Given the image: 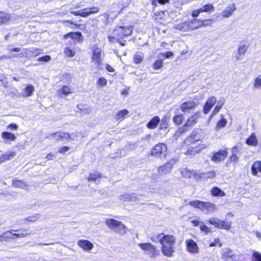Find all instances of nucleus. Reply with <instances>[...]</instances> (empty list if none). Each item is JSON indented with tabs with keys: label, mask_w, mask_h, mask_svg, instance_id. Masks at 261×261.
<instances>
[{
	"label": "nucleus",
	"mask_w": 261,
	"mask_h": 261,
	"mask_svg": "<svg viewBox=\"0 0 261 261\" xmlns=\"http://www.w3.org/2000/svg\"><path fill=\"white\" fill-rule=\"evenodd\" d=\"M214 10L215 7L211 4H206L200 8L202 12H213Z\"/></svg>",
	"instance_id": "obj_32"
},
{
	"label": "nucleus",
	"mask_w": 261,
	"mask_h": 261,
	"mask_svg": "<svg viewBox=\"0 0 261 261\" xmlns=\"http://www.w3.org/2000/svg\"><path fill=\"white\" fill-rule=\"evenodd\" d=\"M144 58L143 54L142 53H137L134 57V61L136 64L140 63Z\"/></svg>",
	"instance_id": "obj_35"
},
{
	"label": "nucleus",
	"mask_w": 261,
	"mask_h": 261,
	"mask_svg": "<svg viewBox=\"0 0 261 261\" xmlns=\"http://www.w3.org/2000/svg\"><path fill=\"white\" fill-rule=\"evenodd\" d=\"M246 144L254 146H255L257 145V139L254 133L252 134L251 136L247 139Z\"/></svg>",
	"instance_id": "obj_27"
},
{
	"label": "nucleus",
	"mask_w": 261,
	"mask_h": 261,
	"mask_svg": "<svg viewBox=\"0 0 261 261\" xmlns=\"http://www.w3.org/2000/svg\"><path fill=\"white\" fill-rule=\"evenodd\" d=\"M227 124V120L226 119L224 118L223 117L219 120L217 124L216 129L218 130L220 128L224 127L225 126V125Z\"/></svg>",
	"instance_id": "obj_36"
},
{
	"label": "nucleus",
	"mask_w": 261,
	"mask_h": 261,
	"mask_svg": "<svg viewBox=\"0 0 261 261\" xmlns=\"http://www.w3.org/2000/svg\"><path fill=\"white\" fill-rule=\"evenodd\" d=\"M248 49V46L245 44H241L238 49V54L239 55H244Z\"/></svg>",
	"instance_id": "obj_37"
},
{
	"label": "nucleus",
	"mask_w": 261,
	"mask_h": 261,
	"mask_svg": "<svg viewBox=\"0 0 261 261\" xmlns=\"http://www.w3.org/2000/svg\"><path fill=\"white\" fill-rule=\"evenodd\" d=\"M106 69L109 72H113L114 71V68L109 65H107Z\"/></svg>",
	"instance_id": "obj_64"
},
{
	"label": "nucleus",
	"mask_w": 261,
	"mask_h": 261,
	"mask_svg": "<svg viewBox=\"0 0 261 261\" xmlns=\"http://www.w3.org/2000/svg\"><path fill=\"white\" fill-rule=\"evenodd\" d=\"M215 172L214 171L203 173L201 177L213 178L215 176Z\"/></svg>",
	"instance_id": "obj_46"
},
{
	"label": "nucleus",
	"mask_w": 261,
	"mask_h": 261,
	"mask_svg": "<svg viewBox=\"0 0 261 261\" xmlns=\"http://www.w3.org/2000/svg\"><path fill=\"white\" fill-rule=\"evenodd\" d=\"M15 231H16V230L13 229L10 231H7L3 232L5 241H6L7 240L9 239H13V237L14 236L13 235L14 233H13L12 232Z\"/></svg>",
	"instance_id": "obj_38"
},
{
	"label": "nucleus",
	"mask_w": 261,
	"mask_h": 261,
	"mask_svg": "<svg viewBox=\"0 0 261 261\" xmlns=\"http://www.w3.org/2000/svg\"><path fill=\"white\" fill-rule=\"evenodd\" d=\"M208 222L219 229L229 230L231 228V223L229 221H222L218 218L213 217L208 220Z\"/></svg>",
	"instance_id": "obj_7"
},
{
	"label": "nucleus",
	"mask_w": 261,
	"mask_h": 261,
	"mask_svg": "<svg viewBox=\"0 0 261 261\" xmlns=\"http://www.w3.org/2000/svg\"><path fill=\"white\" fill-rule=\"evenodd\" d=\"M99 11L98 7L87 8L81 11H72V8L70 9V12L71 14L75 16H81L83 17H86L91 14H95Z\"/></svg>",
	"instance_id": "obj_8"
},
{
	"label": "nucleus",
	"mask_w": 261,
	"mask_h": 261,
	"mask_svg": "<svg viewBox=\"0 0 261 261\" xmlns=\"http://www.w3.org/2000/svg\"><path fill=\"white\" fill-rule=\"evenodd\" d=\"M69 147L68 146H63L60 147L58 149V151L60 153H64L69 150Z\"/></svg>",
	"instance_id": "obj_57"
},
{
	"label": "nucleus",
	"mask_w": 261,
	"mask_h": 261,
	"mask_svg": "<svg viewBox=\"0 0 261 261\" xmlns=\"http://www.w3.org/2000/svg\"><path fill=\"white\" fill-rule=\"evenodd\" d=\"M173 121L176 125L180 124L182 122V115L180 114L174 116L173 118Z\"/></svg>",
	"instance_id": "obj_40"
},
{
	"label": "nucleus",
	"mask_w": 261,
	"mask_h": 261,
	"mask_svg": "<svg viewBox=\"0 0 261 261\" xmlns=\"http://www.w3.org/2000/svg\"><path fill=\"white\" fill-rule=\"evenodd\" d=\"M222 258L226 261H227L229 259L236 260V255L233 253V251L229 248H226L223 249L222 250Z\"/></svg>",
	"instance_id": "obj_12"
},
{
	"label": "nucleus",
	"mask_w": 261,
	"mask_h": 261,
	"mask_svg": "<svg viewBox=\"0 0 261 261\" xmlns=\"http://www.w3.org/2000/svg\"><path fill=\"white\" fill-rule=\"evenodd\" d=\"M189 204L194 207L200 209L205 214L212 213L216 208L215 204L209 202L194 200L190 201Z\"/></svg>",
	"instance_id": "obj_4"
},
{
	"label": "nucleus",
	"mask_w": 261,
	"mask_h": 261,
	"mask_svg": "<svg viewBox=\"0 0 261 261\" xmlns=\"http://www.w3.org/2000/svg\"><path fill=\"white\" fill-rule=\"evenodd\" d=\"M253 86L256 88H261V75H259L255 80Z\"/></svg>",
	"instance_id": "obj_45"
},
{
	"label": "nucleus",
	"mask_w": 261,
	"mask_h": 261,
	"mask_svg": "<svg viewBox=\"0 0 261 261\" xmlns=\"http://www.w3.org/2000/svg\"><path fill=\"white\" fill-rule=\"evenodd\" d=\"M8 15L3 12H0V24L7 22L9 20Z\"/></svg>",
	"instance_id": "obj_39"
},
{
	"label": "nucleus",
	"mask_w": 261,
	"mask_h": 261,
	"mask_svg": "<svg viewBox=\"0 0 261 261\" xmlns=\"http://www.w3.org/2000/svg\"><path fill=\"white\" fill-rule=\"evenodd\" d=\"M251 170L254 175H256L258 172H261V162H255L252 166Z\"/></svg>",
	"instance_id": "obj_29"
},
{
	"label": "nucleus",
	"mask_w": 261,
	"mask_h": 261,
	"mask_svg": "<svg viewBox=\"0 0 261 261\" xmlns=\"http://www.w3.org/2000/svg\"><path fill=\"white\" fill-rule=\"evenodd\" d=\"M167 150V146L164 143L156 145L152 149L151 155L155 157L165 156Z\"/></svg>",
	"instance_id": "obj_9"
},
{
	"label": "nucleus",
	"mask_w": 261,
	"mask_h": 261,
	"mask_svg": "<svg viewBox=\"0 0 261 261\" xmlns=\"http://www.w3.org/2000/svg\"><path fill=\"white\" fill-rule=\"evenodd\" d=\"M163 63L161 60H156L153 64V68L154 69H159L163 66Z\"/></svg>",
	"instance_id": "obj_47"
},
{
	"label": "nucleus",
	"mask_w": 261,
	"mask_h": 261,
	"mask_svg": "<svg viewBox=\"0 0 261 261\" xmlns=\"http://www.w3.org/2000/svg\"><path fill=\"white\" fill-rule=\"evenodd\" d=\"M227 155V151L226 150H220L219 151L214 153L212 161L215 162H219L223 161Z\"/></svg>",
	"instance_id": "obj_11"
},
{
	"label": "nucleus",
	"mask_w": 261,
	"mask_h": 261,
	"mask_svg": "<svg viewBox=\"0 0 261 261\" xmlns=\"http://www.w3.org/2000/svg\"><path fill=\"white\" fill-rule=\"evenodd\" d=\"M60 91L65 95H67L71 93L70 88L66 86H63Z\"/></svg>",
	"instance_id": "obj_51"
},
{
	"label": "nucleus",
	"mask_w": 261,
	"mask_h": 261,
	"mask_svg": "<svg viewBox=\"0 0 261 261\" xmlns=\"http://www.w3.org/2000/svg\"><path fill=\"white\" fill-rule=\"evenodd\" d=\"M153 242L159 241L162 245V253L167 256L171 257L174 252L173 246L175 243V238L172 235L159 233L151 238Z\"/></svg>",
	"instance_id": "obj_1"
},
{
	"label": "nucleus",
	"mask_w": 261,
	"mask_h": 261,
	"mask_svg": "<svg viewBox=\"0 0 261 261\" xmlns=\"http://www.w3.org/2000/svg\"><path fill=\"white\" fill-rule=\"evenodd\" d=\"M181 175L186 178L190 177L192 175V172L187 168H185L181 171Z\"/></svg>",
	"instance_id": "obj_43"
},
{
	"label": "nucleus",
	"mask_w": 261,
	"mask_h": 261,
	"mask_svg": "<svg viewBox=\"0 0 261 261\" xmlns=\"http://www.w3.org/2000/svg\"><path fill=\"white\" fill-rule=\"evenodd\" d=\"M55 158H56L55 156L51 153H49V154H47V155L46 156V159H47L48 160H53Z\"/></svg>",
	"instance_id": "obj_61"
},
{
	"label": "nucleus",
	"mask_w": 261,
	"mask_h": 261,
	"mask_svg": "<svg viewBox=\"0 0 261 261\" xmlns=\"http://www.w3.org/2000/svg\"><path fill=\"white\" fill-rule=\"evenodd\" d=\"M201 150V148L196 145H193L190 147L187 150L185 154L189 155H194L196 153L199 152Z\"/></svg>",
	"instance_id": "obj_25"
},
{
	"label": "nucleus",
	"mask_w": 261,
	"mask_h": 261,
	"mask_svg": "<svg viewBox=\"0 0 261 261\" xmlns=\"http://www.w3.org/2000/svg\"><path fill=\"white\" fill-rule=\"evenodd\" d=\"M221 109V108L220 107H219L218 106H217L216 105V106L215 107V108L212 112V114L210 116V118H212L214 115H215L217 114L218 113H219V112L220 111Z\"/></svg>",
	"instance_id": "obj_55"
},
{
	"label": "nucleus",
	"mask_w": 261,
	"mask_h": 261,
	"mask_svg": "<svg viewBox=\"0 0 261 261\" xmlns=\"http://www.w3.org/2000/svg\"><path fill=\"white\" fill-rule=\"evenodd\" d=\"M101 175L100 173H98L97 172L91 173L89 175V177L88 178L89 180H96L98 178L100 177Z\"/></svg>",
	"instance_id": "obj_44"
},
{
	"label": "nucleus",
	"mask_w": 261,
	"mask_h": 261,
	"mask_svg": "<svg viewBox=\"0 0 261 261\" xmlns=\"http://www.w3.org/2000/svg\"><path fill=\"white\" fill-rule=\"evenodd\" d=\"M123 6L120 3L113 4L110 7V12L112 13H119L123 9Z\"/></svg>",
	"instance_id": "obj_22"
},
{
	"label": "nucleus",
	"mask_w": 261,
	"mask_h": 261,
	"mask_svg": "<svg viewBox=\"0 0 261 261\" xmlns=\"http://www.w3.org/2000/svg\"><path fill=\"white\" fill-rule=\"evenodd\" d=\"M106 224L109 228L121 234H125L126 232V226L121 222L112 219L107 220Z\"/></svg>",
	"instance_id": "obj_5"
},
{
	"label": "nucleus",
	"mask_w": 261,
	"mask_h": 261,
	"mask_svg": "<svg viewBox=\"0 0 261 261\" xmlns=\"http://www.w3.org/2000/svg\"><path fill=\"white\" fill-rule=\"evenodd\" d=\"M16 231H18V230H16ZM29 233H28L25 229H23L20 231H19L18 233H14L13 235L17 238L20 237H24L28 235Z\"/></svg>",
	"instance_id": "obj_42"
},
{
	"label": "nucleus",
	"mask_w": 261,
	"mask_h": 261,
	"mask_svg": "<svg viewBox=\"0 0 261 261\" xmlns=\"http://www.w3.org/2000/svg\"><path fill=\"white\" fill-rule=\"evenodd\" d=\"M2 137L4 139L7 140V142L9 141H14L16 139V137L14 134L8 132H3Z\"/></svg>",
	"instance_id": "obj_28"
},
{
	"label": "nucleus",
	"mask_w": 261,
	"mask_h": 261,
	"mask_svg": "<svg viewBox=\"0 0 261 261\" xmlns=\"http://www.w3.org/2000/svg\"><path fill=\"white\" fill-rule=\"evenodd\" d=\"M172 168L171 164L170 163H167L158 169V172L161 175L166 174L168 173L171 170Z\"/></svg>",
	"instance_id": "obj_21"
},
{
	"label": "nucleus",
	"mask_w": 261,
	"mask_h": 261,
	"mask_svg": "<svg viewBox=\"0 0 261 261\" xmlns=\"http://www.w3.org/2000/svg\"><path fill=\"white\" fill-rule=\"evenodd\" d=\"M211 192L213 196L223 197L225 196V193L217 187L213 188Z\"/></svg>",
	"instance_id": "obj_23"
},
{
	"label": "nucleus",
	"mask_w": 261,
	"mask_h": 261,
	"mask_svg": "<svg viewBox=\"0 0 261 261\" xmlns=\"http://www.w3.org/2000/svg\"><path fill=\"white\" fill-rule=\"evenodd\" d=\"M8 128H10V129H14V130H16L18 128V126L17 125V124H14V123H11V124H10L8 126Z\"/></svg>",
	"instance_id": "obj_60"
},
{
	"label": "nucleus",
	"mask_w": 261,
	"mask_h": 261,
	"mask_svg": "<svg viewBox=\"0 0 261 261\" xmlns=\"http://www.w3.org/2000/svg\"><path fill=\"white\" fill-rule=\"evenodd\" d=\"M197 103L194 101H188L184 102L180 106V110L184 112H188L190 110L193 109Z\"/></svg>",
	"instance_id": "obj_15"
},
{
	"label": "nucleus",
	"mask_w": 261,
	"mask_h": 261,
	"mask_svg": "<svg viewBox=\"0 0 261 261\" xmlns=\"http://www.w3.org/2000/svg\"><path fill=\"white\" fill-rule=\"evenodd\" d=\"M133 28L131 25L126 27L119 26L113 30V36L108 37L110 42H115V40H119L123 37L129 36L132 34Z\"/></svg>",
	"instance_id": "obj_3"
},
{
	"label": "nucleus",
	"mask_w": 261,
	"mask_h": 261,
	"mask_svg": "<svg viewBox=\"0 0 261 261\" xmlns=\"http://www.w3.org/2000/svg\"><path fill=\"white\" fill-rule=\"evenodd\" d=\"M128 113V111L127 110L120 111L116 114L115 118L117 121H121Z\"/></svg>",
	"instance_id": "obj_31"
},
{
	"label": "nucleus",
	"mask_w": 261,
	"mask_h": 261,
	"mask_svg": "<svg viewBox=\"0 0 261 261\" xmlns=\"http://www.w3.org/2000/svg\"><path fill=\"white\" fill-rule=\"evenodd\" d=\"M212 23V21L211 19L200 20L194 19L193 20L179 23L176 25V28L182 31H186L189 29L193 30L199 27L210 25Z\"/></svg>",
	"instance_id": "obj_2"
},
{
	"label": "nucleus",
	"mask_w": 261,
	"mask_h": 261,
	"mask_svg": "<svg viewBox=\"0 0 261 261\" xmlns=\"http://www.w3.org/2000/svg\"><path fill=\"white\" fill-rule=\"evenodd\" d=\"M200 229L206 234H207L211 231L210 229L205 225L203 222H202L201 224L200 225Z\"/></svg>",
	"instance_id": "obj_50"
},
{
	"label": "nucleus",
	"mask_w": 261,
	"mask_h": 261,
	"mask_svg": "<svg viewBox=\"0 0 261 261\" xmlns=\"http://www.w3.org/2000/svg\"><path fill=\"white\" fill-rule=\"evenodd\" d=\"M200 115L199 113H196L194 115L190 117L187 120L186 124L180 129L182 131L187 129V126H190L196 123V120L200 117Z\"/></svg>",
	"instance_id": "obj_16"
},
{
	"label": "nucleus",
	"mask_w": 261,
	"mask_h": 261,
	"mask_svg": "<svg viewBox=\"0 0 261 261\" xmlns=\"http://www.w3.org/2000/svg\"><path fill=\"white\" fill-rule=\"evenodd\" d=\"M239 158L236 154H232V155L230 158V162H237L238 161Z\"/></svg>",
	"instance_id": "obj_58"
},
{
	"label": "nucleus",
	"mask_w": 261,
	"mask_h": 261,
	"mask_svg": "<svg viewBox=\"0 0 261 261\" xmlns=\"http://www.w3.org/2000/svg\"><path fill=\"white\" fill-rule=\"evenodd\" d=\"M217 102V99L215 96H211L209 97L203 107V112L207 114L211 110L212 108L215 105Z\"/></svg>",
	"instance_id": "obj_13"
},
{
	"label": "nucleus",
	"mask_w": 261,
	"mask_h": 261,
	"mask_svg": "<svg viewBox=\"0 0 261 261\" xmlns=\"http://www.w3.org/2000/svg\"><path fill=\"white\" fill-rule=\"evenodd\" d=\"M51 59V58L49 56H44L42 57H40L38 59V60L39 61H42V62H48Z\"/></svg>",
	"instance_id": "obj_54"
},
{
	"label": "nucleus",
	"mask_w": 261,
	"mask_h": 261,
	"mask_svg": "<svg viewBox=\"0 0 261 261\" xmlns=\"http://www.w3.org/2000/svg\"><path fill=\"white\" fill-rule=\"evenodd\" d=\"M121 199L124 201H135L140 199L134 194H125L121 196Z\"/></svg>",
	"instance_id": "obj_26"
},
{
	"label": "nucleus",
	"mask_w": 261,
	"mask_h": 261,
	"mask_svg": "<svg viewBox=\"0 0 261 261\" xmlns=\"http://www.w3.org/2000/svg\"><path fill=\"white\" fill-rule=\"evenodd\" d=\"M64 53L67 56L70 57H73L75 55L74 51L68 47H66L65 48Z\"/></svg>",
	"instance_id": "obj_49"
},
{
	"label": "nucleus",
	"mask_w": 261,
	"mask_h": 261,
	"mask_svg": "<svg viewBox=\"0 0 261 261\" xmlns=\"http://www.w3.org/2000/svg\"><path fill=\"white\" fill-rule=\"evenodd\" d=\"M12 185L16 188H23L25 187V185L22 180L16 179L13 180Z\"/></svg>",
	"instance_id": "obj_34"
},
{
	"label": "nucleus",
	"mask_w": 261,
	"mask_h": 261,
	"mask_svg": "<svg viewBox=\"0 0 261 261\" xmlns=\"http://www.w3.org/2000/svg\"><path fill=\"white\" fill-rule=\"evenodd\" d=\"M65 38H70L73 40H80L82 37V34L81 32H70L64 36Z\"/></svg>",
	"instance_id": "obj_24"
},
{
	"label": "nucleus",
	"mask_w": 261,
	"mask_h": 261,
	"mask_svg": "<svg viewBox=\"0 0 261 261\" xmlns=\"http://www.w3.org/2000/svg\"><path fill=\"white\" fill-rule=\"evenodd\" d=\"M252 261H261V254L257 251H254L252 254Z\"/></svg>",
	"instance_id": "obj_41"
},
{
	"label": "nucleus",
	"mask_w": 261,
	"mask_h": 261,
	"mask_svg": "<svg viewBox=\"0 0 261 261\" xmlns=\"http://www.w3.org/2000/svg\"><path fill=\"white\" fill-rule=\"evenodd\" d=\"M161 120L159 116H154L146 124V126L149 129L155 128L159 124Z\"/></svg>",
	"instance_id": "obj_17"
},
{
	"label": "nucleus",
	"mask_w": 261,
	"mask_h": 261,
	"mask_svg": "<svg viewBox=\"0 0 261 261\" xmlns=\"http://www.w3.org/2000/svg\"><path fill=\"white\" fill-rule=\"evenodd\" d=\"M224 102H225V100H224V99L223 98L222 99H220L219 100L218 102H217V106H218L219 107H220L221 108H222V106L224 105Z\"/></svg>",
	"instance_id": "obj_59"
},
{
	"label": "nucleus",
	"mask_w": 261,
	"mask_h": 261,
	"mask_svg": "<svg viewBox=\"0 0 261 261\" xmlns=\"http://www.w3.org/2000/svg\"><path fill=\"white\" fill-rule=\"evenodd\" d=\"M15 155V152H6L5 154H2L0 156V164L10 160Z\"/></svg>",
	"instance_id": "obj_30"
},
{
	"label": "nucleus",
	"mask_w": 261,
	"mask_h": 261,
	"mask_svg": "<svg viewBox=\"0 0 261 261\" xmlns=\"http://www.w3.org/2000/svg\"><path fill=\"white\" fill-rule=\"evenodd\" d=\"M200 13H202V12L200 11V8L198 10H194L192 12V16L193 17L195 18V17H197Z\"/></svg>",
	"instance_id": "obj_56"
},
{
	"label": "nucleus",
	"mask_w": 261,
	"mask_h": 261,
	"mask_svg": "<svg viewBox=\"0 0 261 261\" xmlns=\"http://www.w3.org/2000/svg\"><path fill=\"white\" fill-rule=\"evenodd\" d=\"M236 9V6L234 4H231L222 12V16L224 17L228 18L230 17L233 12Z\"/></svg>",
	"instance_id": "obj_20"
},
{
	"label": "nucleus",
	"mask_w": 261,
	"mask_h": 261,
	"mask_svg": "<svg viewBox=\"0 0 261 261\" xmlns=\"http://www.w3.org/2000/svg\"><path fill=\"white\" fill-rule=\"evenodd\" d=\"M139 246L151 258H155L160 254L159 250L151 243H140Z\"/></svg>",
	"instance_id": "obj_6"
},
{
	"label": "nucleus",
	"mask_w": 261,
	"mask_h": 261,
	"mask_svg": "<svg viewBox=\"0 0 261 261\" xmlns=\"http://www.w3.org/2000/svg\"><path fill=\"white\" fill-rule=\"evenodd\" d=\"M101 51L99 48L94 49L93 51L92 60L97 64H100L101 62Z\"/></svg>",
	"instance_id": "obj_18"
},
{
	"label": "nucleus",
	"mask_w": 261,
	"mask_h": 261,
	"mask_svg": "<svg viewBox=\"0 0 261 261\" xmlns=\"http://www.w3.org/2000/svg\"><path fill=\"white\" fill-rule=\"evenodd\" d=\"M73 134L70 135L67 133L62 132H57L50 135V137H53L56 141H64L67 140L69 139H73L72 137Z\"/></svg>",
	"instance_id": "obj_10"
},
{
	"label": "nucleus",
	"mask_w": 261,
	"mask_h": 261,
	"mask_svg": "<svg viewBox=\"0 0 261 261\" xmlns=\"http://www.w3.org/2000/svg\"><path fill=\"white\" fill-rule=\"evenodd\" d=\"M39 215L38 214H35L33 216L28 217L26 220L29 222H33L35 221L36 220H37L38 218Z\"/></svg>",
	"instance_id": "obj_53"
},
{
	"label": "nucleus",
	"mask_w": 261,
	"mask_h": 261,
	"mask_svg": "<svg viewBox=\"0 0 261 261\" xmlns=\"http://www.w3.org/2000/svg\"><path fill=\"white\" fill-rule=\"evenodd\" d=\"M97 83L100 86H104L107 84V80L103 77H101L99 78Z\"/></svg>",
	"instance_id": "obj_52"
},
{
	"label": "nucleus",
	"mask_w": 261,
	"mask_h": 261,
	"mask_svg": "<svg viewBox=\"0 0 261 261\" xmlns=\"http://www.w3.org/2000/svg\"><path fill=\"white\" fill-rule=\"evenodd\" d=\"M82 107H83L82 105H78L77 106V108L79 109V110L81 111H82V112L85 111V113H88L89 112L88 109L86 110V109L82 108Z\"/></svg>",
	"instance_id": "obj_62"
},
{
	"label": "nucleus",
	"mask_w": 261,
	"mask_h": 261,
	"mask_svg": "<svg viewBox=\"0 0 261 261\" xmlns=\"http://www.w3.org/2000/svg\"><path fill=\"white\" fill-rule=\"evenodd\" d=\"M1 82L2 83V85L4 87H5V88H7L9 86V83L8 81H7L5 80H4L3 81H1Z\"/></svg>",
	"instance_id": "obj_63"
},
{
	"label": "nucleus",
	"mask_w": 261,
	"mask_h": 261,
	"mask_svg": "<svg viewBox=\"0 0 261 261\" xmlns=\"http://www.w3.org/2000/svg\"><path fill=\"white\" fill-rule=\"evenodd\" d=\"M187 250L190 253H196L198 252V247L197 243L192 239L186 241Z\"/></svg>",
	"instance_id": "obj_14"
},
{
	"label": "nucleus",
	"mask_w": 261,
	"mask_h": 261,
	"mask_svg": "<svg viewBox=\"0 0 261 261\" xmlns=\"http://www.w3.org/2000/svg\"><path fill=\"white\" fill-rule=\"evenodd\" d=\"M168 124L167 123L166 118H164L162 119L160 125V129H165L167 128Z\"/></svg>",
	"instance_id": "obj_48"
},
{
	"label": "nucleus",
	"mask_w": 261,
	"mask_h": 261,
	"mask_svg": "<svg viewBox=\"0 0 261 261\" xmlns=\"http://www.w3.org/2000/svg\"><path fill=\"white\" fill-rule=\"evenodd\" d=\"M35 88L33 85H28L24 89V93L25 96H30L32 95L34 91Z\"/></svg>",
	"instance_id": "obj_33"
},
{
	"label": "nucleus",
	"mask_w": 261,
	"mask_h": 261,
	"mask_svg": "<svg viewBox=\"0 0 261 261\" xmlns=\"http://www.w3.org/2000/svg\"><path fill=\"white\" fill-rule=\"evenodd\" d=\"M77 244L81 248L86 251H90L93 247L92 243L87 240H80Z\"/></svg>",
	"instance_id": "obj_19"
}]
</instances>
